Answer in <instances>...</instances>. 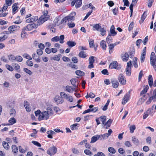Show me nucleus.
<instances>
[{
  "label": "nucleus",
  "mask_w": 156,
  "mask_h": 156,
  "mask_svg": "<svg viewBox=\"0 0 156 156\" xmlns=\"http://www.w3.org/2000/svg\"><path fill=\"white\" fill-rule=\"evenodd\" d=\"M100 118L101 119L103 124L105 125L106 121V117L105 116H101Z\"/></svg>",
  "instance_id": "53"
},
{
  "label": "nucleus",
  "mask_w": 156,
  "mask_h": 156,
  "mask_svg": "<svg viewBox=\"0 0 156 156\" xmlns=\"http://www.w3.org/2000/svg\"><path fill=\"white\" fill-rule=\"evenodd\" d=\"M112 87L114 88H116L119 86V83L118 81L116 80H112Z\"/></svg>",
  "instance_id": "16"
},
{
  "label": "nucleus",
  "mask_w": 156,
  "mask_h": 156,
  "mask_svg": "<svg viewBox=\"0 0 156 156\" xmlns=\"http://www.w3.org/2000/svg\"><path fill=\"white\" fill-rule=\"evenodd\" d=\"M101 47L104 50H106V45L105 41L104 40H102L100 43Z\"/></svg>",
  "instance_id": "21"
},
{
  "label": "nucleus",
  "mask_w": 156,
  "mask_h": 156,
  "mask_svg": "<svg viewBox=\"0 0 156 156\" xmlns=\"http://www.w3.org/2000/svg\"><path fill=\"white\" fill-rule=\"evenodd\" d=\"M127 65L126 68V73L127 75L130 76L131 74V66H132L131 61H129L127 63Z\"/></svg>",
  "instance_id": "6"
},
{
  "label": "nucleus",
  "mask_w": 156,
  "mask_h": 156,
  "mask_svg": "<svg viewBox=\"0 0 156 156\" xmlns=\"http://www.w3.org/2000/svg\"><path fill=\"white\" fill-rule=\"evenodd\" d=\"M137 59V58L136 57L134 58L133 59V64L134 67L136 68L138 67Z\"/></svg>",
  "instance_id": "40"
},
{
  "label": "nucleus",
  "mask_w": 156,
  "mask_h": 156,
  "mask_svg": "<svg viewBox=\"0 0 156 156\" xmlns=\"http://www.w3.org/2000/svg\"><path fill=\"white\" fill-rule=\"evenodd\" d=\"M79 56L81 58H84L87 57V55L84 51H80L79 55Z\"/></svg>",
  "instance_id": "34"
},
{
  "label": "nucleus",
  "mask_w": 156,
  "mask_h": 156,
  "mask_svg": "<svg viewBox=\"0 0 156 156\" xmlns=\"http://www.w3.org/2000/svg\"><path fill=\"white\" fill-rule=\"evenodd\" d=\"M77 80L76 78H73L70 80L71 84L75 89L77 87L78 83L77 82Z\"/></svg>",
  "instance_id": "11"
},
{
  "label": "nucleus",
  "mask_w": 156,
  "mask_h": 156,
  "mask_svg": "<svg viewBox=\"0 0 156 156\" xmlns=\"http://www.w3.org/2000/svg\"><path fill=\"white\" fill-rule=\"evenodd\" d=\"M14 101L12 100L8 101L6 103L7 106H9V107L13 106L14 104Z\"/></svg>",
  "instance_id": "28"
},
{
  "label": "nucleus",
  "mask_w": 156,
  "mask_h": 156,
  "mask_svg": "<svg viewBox=\"0 0 156 156\" xmlns=\"http://www.w3.org/2000/svg\"><path fill=\"white\" fill-rule=\"evenodd\" d=\"M17 62H21L23 60V58L20 55H18L16 56V59Z\"/></svg>",
  "instance_id": "50"
},
{
  "label": "nucleus",
  "mask_w": 156,
  "mask_h": 156,
  "mask_svg": "<svg viewBox=\"0 0 156 156\" xmlns=\"http://www.w3.org/2000/svg\"><path fill=\"white\" fill-rule=\"evenodd\" d=\"M31 143H32L34 144V145L37 146V147H41V144L37 141L33 140L32 141Z\"/></svg>",
  "instance_id": "59"
},
{
  "label": "nucleus",
  "mask_w": 156,
  "mask_h": 156,
  "mask_svg": "<svg viewBox=\"0 0 156 156\" xmlns=\"http://www.w3.org/2000/svg\"><path fill=\"white\" fill-rule=\"evenodd\" d=\"M1 61L6 63H8L9 62L7 58L4 56H2L1 57Z\"/></svg>",
  "instance_id": "55"
},
{
  "label": "nucleus",
  "mask_w": 156,
  "mask_h": 156,
  "mask_svg": "<svg viewBox=\"0 0 156 156\" xmlns=\"http://www.w3.org/2000/svg\"><path fill=\"white\" fill-rule=\"evenodd\" d=\"M17 4L16 3H14L12 6V13H15L16 11L18 9V7L17 6Z\"/></svg>",
  "instance_id": "35"
},
{
  "label": "nucleus",
  "mask_w": 156,
  "mask_h": 156,
  "mask_svg": "<svg viewBox=\"0 0 156 156\" xmlns=\"http://www.w3.org/2000/svg\"><path fill=\"white\" fill-rule=\"evenodd\" d=\"M152 98L154 99V101L156 100V89H155L153 91V96L151 97V99Z\"/></svg>",
  "instance_id": "48"
},
{
  "label": "nucleus",
  "mask_w": 156,
  "mask_h": 156,
  "mask_svg": "<svg viewBox=\"0 0 156 156\" xmlns=\"http://www.w3.org/2000/svg\"><path fill=\"white\" fill-rule=\"evenodd\" d=\"M117 64L118 63L116 61H114L110 64L109 66V68L111 69H116L118 66Z\"/></svg>",
  "instance_id": "15"
},
{
  "label": "nucleus",
  "mask_w": 156,
  "mask_h": 156,
  "mask_svg": "<svg viewBox=\"0 0 156 156\" xmlns=\"http://www.w3.org/2000/svg\"><path fill=\"white\" fill-rule=\"evenodd\" d=\"M147 16V14L146 13V12H145L142 15L141 18V23H142L143 21H144V19L146 18Z\"/></svg>",
  "instance_id": "52"
},
{
  "label": "nucleus",
  "mask_w": 156,
  "mask_h": 156,
  "mask_svg": "<svg viewBox=\"0 0 156 156\" xmlns=\"http://www.w3.org/2000/svg\"><path fill=\"white\" fill-rule=\"evenodd\" d=\"M66 44L69 47L72 48L75 46L76 43L74 41H69L67 42Z\"/></svg>",
  "instance_id": "26"
},
{
  "label": "nucleus",
  "mask_w": 156,
  "mask_h": 156,
  "mask_svg": "<svg viewBox=\"0 0 156 156\" xmlns=\"http://www.w3.org/2000/svg\"><path fill=\"white\" fill-rule=\"evenodd\" d=\"M135 129L136 126L135 125L131 126L129 127V130L130 133H133Z\"/></svg>",
  "instance_id": "46"
},
{
  "label": "nucleus",
  "mask_w": 156,
  "mask_h": 156,
  "mask_svg": "<svg viewBox=\"0 0 156 156\" xmlns=\"http://www.w3.org/2000/svg\"><path fill=\"white\" fill-rule=\"evenodd\" d=\"M89 63H93L94 62V57L93 56H90L89 59Z\"/></svg>",
  "instance_id": "56"
},
{
  "label": "nucleus",
  "mask_w": 156,
  "mask_h": 156,
  "mask_svg": "<svg viewBox=\"0 0 156 156\" xmlns=\"http://www.w3.org/2000/svg\"><path fill=\"white\" fill-rule=\"evenodd\" d=\"M130 90H129L126 94L122 100V104H125L129 101L130 96Z\"/></svg>",
  "instance_id": "8"
},
{
  "label": "nucleus",
  "mask_w": 156,
  "mask_h": 156,
  "mask_svg": "<svg viewBox=\"0 0 156 156\" xmlns=\"http://www.w3.org/2000/svg\"><path fill=\"white\" fill-rule=\"evenodd\" d=\"M98 108H92L91 109H88L87 110H85L83 112V114H85L89 112H90L91 111L93 112H96L98 110Z\"/></svg>",
  "instance_id": "27"
},
{
  "label": "nucleus",
  "mask_w": 156,
  "mask_h": 156,
  "mask_svg": "<svg viewBox=\"0 0 156 156\" xmlns=\"http://www.w3.org/2000/svg\"><path fill=\"white\" fill-rule=\"evenodd\" d=\"M12 149L13 152L14 153H16L18 152V148L16 145H13L12 146Z\"/></svg>",
  "instance_id": "38"
},
{
  "label": "nucleus",
  "mask_w": 156,
  "mask_h": 156,
  "mask_svg": "<svg viewBox=\"0 0 156 156\" xmlns=\"http://www.w3.org/2000/svg\"><path fill=\"white\" fill-rule=\"evenodd\" d=\"M132 141L134 144L139 143V140L135 136H133L132 137Z\"/></svg>",
  "instance_id": "49"
},
{
  "label": "nucleus",
  "mask_w": 156,
  "mask_h": 156,
  "mask_svg": "<svg viewBox=\"0 0 156 156\" xmlns=\"http://www.w3.org/2000/svg\"><path fill=\"white\" fill-rule=\"evenodd\" d=\"M106 42L108 44L112 42V38L110 33H109L108 36L106 38Z\"/></svg>",
  "instance_id": "19"
},
{
  "label": "nucleus",
  "mask_w": 156,
  "mask_h": 156,
  "mask_svg": "<svg viewBox=\"0 0 156 156\" xmlns=\"http://www.w3.org/2000/svg\"><path fill=\"white\" fill-rule=\"evenodd\" d=\"M89 44L90 48H92L94 46V42L93 40L89 41Z\"/></svg>",
  "instance_id": "58"
},
{
  "label": "nucleus",
  "mask_w": 156,
  "mask_h": 156,
  "mask_svg": "<svg viewBox=\"0 0 156 156\" xmlns=\"http://www.w3.org/2000/svg\"><path fill=\"white\" fill-rule=\"evenodd\" d=\"M76 74L80 76H81L84 75V73L80 70H76L75 72Z\"/></svg>",
  "instance_id": "44"
},
{
  "label": "nucleus",
  "mask_w": 156,
  "mask_h": 156,
  "mask_svg": "<svg viewBox=\"0 0 156 156\" xmlns=\"http://www.w3.org/2000/svg\"><path fill=\"white\" fill-rule=\"evenodd\" d=\"M48 18V17L46 16H42L39 18L38 21H39L41 23H43L46 21L47 20Z\"/></svg>",
  "instance_id": "17"
},
{
  "label": "nucleus",
  "mask_w": 156,
  "mask_h": 156,
  "mask_svg": "<svg viewBox=\"0 0 156 156\" xmlns=\"http://www.w3.org/2000/svg\"><path fill=\"white\" fill-rule=\"evenodd\" d=\"M5 66L6 68L9 70L12 71L13 70V68L10 65H6Z\"/></svg>",
  "instance_id": "61"
},
{
  "label": "nucleus",
  "mask_w": 156,
  "mask_h": 156,
  "mask_svg": "<svg viewBox=\"0 0 156 156\" xmlns=\"http://www.w3.org/2000/svg\"><path fill=\"white\" fill-rule=\"evenodd\" d=\"M118 80L119 82L121 84L124 85L126 84V80L125 76L122 74H120L119 75Z\"/></svg>",
  "instance_id": "10"
},
{
  "label": "nucleus",
  "mask_w": 156,
  "mask_h": 156,
  "mask_svg": "<svg viewBox=\"0 0 156 156\" xmlns=\"http://www.w3.org/2000/svg\"><path fill=\"white\" fill-rule=\"evenodd\" d=\"M92 12V11L91 10L86 15V16L84 17V19H83V20H85L91 14V13Z\"/></svg>",
  "instance_id": "60"
},
{
  "label": "nucleus",
  "mask_w": 156,
  "mask_h": 156,
  "mask_svg": "<svg viewBox=\"0 0 156 156\" xmlns=\"http://www.w3.org/2000/svg\"><path fill=\"white\" fill-rule=\"evenodd\" d=\"M84 152L86 154L88 155H89L91 156L92 154V153L91 152L88 150H85L84 151Z\"/></svg>",
  "instance_id": "57"
},
{
  "label": "nucleus",
  "mask_w": 156,
  "mask_h": 156,
  "mask_svg": "<svg viewBox=\"0 0 156 156\" xmlns=\"http://www.w3.org/2000/svg\"><path fill=\"white\" fill-rule=\"evenodd\" d=\"M16 120L13 117L11 118L9 120V122L10 123L9 124H8V125H12L13 124L16 123Z\"/></svg>",
  "instance_id": "29"
},
{
  "label": "nucleus",
  "mask_w": 156,
  "mask_h": 156,
  "mask_svg": "<svg viewBox=\"0 0 156 156\" xmlns=\"http://www.w3.org/2000/svg\"><path fill=\"white\" fill-rule=\"evenodd\" d=\"M66 90L69 93H72L73 90H74L75 88L73 87V88H72L69 86H66Z\"/></svg>",
  "instance_id": "22"
},
{
  "label": "nucleus",
  "mask_w": 156,
  "mask_h": 156,
  "mask_svg": "<svg viewBox=\"0 0 156 156\" xmlns=\"http://www.w3.org/2000/svg\"><path fill=\"white\" fill-rule=\"evenodd\" d=\"M69 66L71 67L72 69H78L77 66L75 65L74 64H73L72 62H70V63L69 64Z\"/></svg>",
  "instance_id": "47"
},
{
  "label": "nucleus",
  "mask_w": 156,
  "mask_h": 156,
  "mask_svg": "<svg viewBox=\"0 0 156 156\" xmlns=\"http://www.w3.org/2000/svg\"><path fill=\"white\" fill-rule=\"evenodd\" d=\"M9 59L12 62H13L16 59V56L12 55H8Z\"/></svg>",
  "instance_id": "42"
},
{
  "label": "nucleus",
  "mask_w": 156,
  "mask_h": 156,
  "mask_svg": "<svg viewBox=\"0 0 156 156\" xmlns=\"http://www.w3.org/2000/svg\"><path fill=\"white\" fill-rule=\"evenodd\" d=\"M154 109L156 110V108H149L147 111V112L152 115L155 112Z\"/></svg>",
  "instance_id": "32"
},
{
  "label": "nucleus",
  "mask_w": 156,
  "mask_h": 156,
  "mask_svg": "<svg viewBox=\"0 0 156 156\" xmlns=\"http://www.w3.org/2000/svg\"><path fill=\"white\" fill-rule=\"evenodd\" d=\"M148 84L150 87H151L153 83V79L152 76L151 75H149L148 77Z\"/></svg>",
  "instance_id": "23"
},
{
  "label": "nucleus",
  "mask_w": 156,
  "mask_h": 156,
  "mask_svg": "<svg viewBox=\"0 0 156 156\" xmlns=\"http://www.w3.org/2000/svg\"><path fill=\"white\" fill-rule=\"evenodd\" d=\"M76 15V12H72L69 16L65 17L62 20L61 22V23H63L64 22H65V23H66L67 21L68 22H72L73 21L75 20V18L74 16Z\"/></svg>",
  "instance_id": "2"
},
{
  "label": "nucleus",
  "mask_w": 156,
  "mask_h": 156,
  "mask_svg": "<svg viewBox=\"0 0 156 156\" xmlns=\"http://www.w3.org/2000/svg\"><path fill=\"white\" fill-rule=\"evenodd\" d=\"M60 95L63 98L66 99L68 101L71 102L73 101V99L72 97L69 95H67L64 92H61L60 93Z\"/></svg>",
  "instance_id": "4"
},
{
  "label": "nucleus",
  "mask_w": 156,
  "mask_h": 156,
  "mask_svg": "<svg viewBox=\"0 0 156 156\" xmlns=\"http://www.w3.org/2000/svg\"><path fill=\"white\" fill-rule=\"evenodd\" d=\"M64 35H60L59 37L58 36H55L51 39V41L53 42H56L59 41V42L61 44H63L64 42Z\"/></svg>",
  "instance_id": "3"
},
{
  "label": "nucleus",
  "mask_w": 156,
  "mask_h": 156,
  "mask_svg": "<svg viewBox=\"0 0 156 156\" xmlns=\"http://www.w3.org/2000/svg\"><path fill=\"white\" fill-rule=\"evenodd\" d=\"M113 120L111 119H109L106 122H105V125L106 126V128L108 129L109 127L110 126Z\"/></svg>",
  "instance_id": "24"
},
{
  "label": "nucleus",
  "mask_w": 156,
  "mask_h": 156,
  "mask_svg": "<svg viewBox=\"0 0 156 156\" xmlns=\"http://www.w3.org/2000/svg\"><path fill=\"white\" fill-rule=\"evenodd\" d=\"M54 114V111L51 108H47V111H44L42 112L40 115H39L38 119L39 120H47L49 118L50 115Z\"/></svg>",
  "instance_id": "1"
},
{
  "label": "nucleus",
  "mask_w": 156,
  "mask_h": 156,
  "mask_svg": "<svg viewBox=\"0 0 156 156\" xmlns=\"http://www.w3.org/2000/svg\"><path fill=\"white\" fill-rule=\"evenodd\" d=\"M99 139H100V136L99 135H96L91 138L90 143H94Z\"/></svg>",
  "instance_id": "14"
},
{
  "label": "nucleus",
  "mask_w": 156,
  "mask_h": 156,
  "mask_svg": "<svg viewBox=\"0 0 156 156\" xmlns=\"http://www.w3.org/2000/svg\"><path fill=\"white\" fill-rule=\"evenodd\" d=\"M100 24H96L93 27L95 28L97 31H99L101 27Z\"/></svg>",
  "instance_id": "39"
},
{
  "label": "nucleus",
  "mask_w": 156,
  "mask_h": 156,
  "mask_svg": "<svg viewBox=\"0 0 156 156\" xmlns=\"http://www.w3.org/2000/svg\"><path fill=\"white\" fill-rule=\"evenodd\" d=\"M37 25L34 23L29 24L24 27L22 30H23L30 31L32 30L33 28H37Z\"/></svg>",
  "instance_id": "7"
},
{
  "label": "nucleus",
  "mask_w": 156,
  "mask_h": 156,
  "mask_svg": "<svg viewBox=\"0 0 156 156\" xmlns=\"http://www.w3.org/2000/svg\"><path fill=\"white\" fill-rule=\"evenodd\" d=\"M23 56L28 60H31L32 59V58L27 54H25L23 55Z\"/></svg>",
  "instance_id": "63"
},
{
  "label": "nucleus",
  "mask_w": 156,
  "mask_h": 156,
  "mask_svg": "<svg viewBox=\"0 0 156 156\" xmlns=\"http://www.w3.org/2000/svg\"><path fill=\"white\" fill-rule=\"evenodd\" d=\"M2 145L4 148L8 150L9 148V146L8 143L5 141L2 142Z\"/></svg>",
  "instance_id": "37"
},
{
  "label": "nucleus",
  "mask_w": 156,
  "mask_h": 156,
  "mask_svg": "<svg viewBox=\"0 0 156 156\" xmlns=\"http://www.w3.org/2000/svg\"><path fill=\"white\" fill-rule=\"evenodd\" d=\"M108 135V133H106L103 135H99L100 136V140H101L107 138L109 136Z\"/></svg>",
  "instance_id": "36"
},
{
  "label": "nucleus",
  "mask_w": 156,
  "mask_h": 156,
  "mask_svg": "<svg viewBox=\"0 0 156 156\" xmlns=\"http://www.w3.org/2000/svg\"><path fill=\"white\" fill-rule=\"evenodd\" d=\"M108 46L109 47L108 49L109 50V51L110 54H111L112 52L113 51L114 49V46H113V44H109L108 45Z\"/></svg>",
  "instance_id": "43"
},
{
  "label": "nucleus",
  "mask_w": 156,
  "mask_h": 156,
  "mask_svg": "<svg viewBox=\"0 0 156 156\" xmlns=\"http://www.w3.org/2000/svg\"><path fill=\"white\" fill-rule=\"evenodd\" d=\"M57 148L55 147H52L49 148L47 151V153L50 156L55 154L57 152Z\"/></svg>",
  "instance_id": "5"
},
{
  "label": "nucleus",
  "mask_w": 156,
  "mask_h": 156,
  "mask_svg": "<svg viewBox=\"0 0 156 156\" xmlns=\"http://www.w3.org/2000/svg\"><path fill=\"white\" fill-rule=\"evenodd\" d=\"M75 1L76 8L77 9L80 7L82 4V0H75Z\"/></svg>",
  "instance_id": "18"
},
{
  "label": "nucleus",
  "mask_w": 156,
  "mask_h": 156,
  "mask_svg": "<svg viewBox=\"0 0 156 156\" xmlns=\"http://www.w3.org/2000/svg\"><path fill=\"white\" fill-rule=\"evenodd\" d=\"M72 61L74 63H76L78 62V60L76 57H73L72 58Z\"/></svg>",
  "instance_id": "64"
},
{
  "label": "nucleus",
  "mask_w": 156,
  "mask_h": 156,
  "mask_svg": "<svg viewBox=\"0 0 156 156\" xmlns=\"http://www.w3.org/2000/svg\"><path fill=\"white\" fill-rule=\"evenodd\" d=\"M134 24V23L133 22H132L130 23L128 27V30L129 31H130L133 29Z\"/></svg>",
  "instance_id": "51"
},
{
  "label": "nucleus",
  "mask_w": 156,
  "mask_h": 156,
  "mask_svg": "<svg viewBox=\"0 0 156 156\" xmlns=\"http://www.w3.org/2000/svg\"><path fill=\"white\" fill-rule=\"evenodd\" d=\"M61 56V54H58L57 55H55L54 57H51V59H53L55 60L59 61L60 60V57Z\"/></svg>",
  "instance_id": "31"
},
{
  "label": "nucleus",
  "mask_w": 156,
  "mask_h": 156,
  "mask_svg": "<svg viewBox=\"0 0 156 156\" xmlns=\"http://www.w3.org/2000/svg\"><path fill=\"white\" fill-rule=\"evenodd\" d=\"M63 97L58 95H57L55 96L54 98V100L56 104L58 105L59 104H61L64 102V100Z\"/></svg>",
  "instance_id": "9"
},
{
  "label": "nucleus",
  "mask_w": 156,
  "mask_h": 156,
  "mask_svg": "<svg viewBox=\"0 0 156 156\" xmlns=\"http://www.w3.org/2000/svg\"><path fill=\"white\" fill-rule=\"evenodd\" d=\"M99 31L101 32V34L102 36L105 35L106 33V30L104 27H101Z\"/></svg>",
  "instance_id": "41"
},
{
  "label": "nucleus",
  "mask_w": 156,
  "mask_h": 156,
  "mask_svg": "<svg viewBox=\"0 0 156 156\" xmlns=\"http://www.w3.org/2000/svg\"><path fill=\"white\" fill-rule=\"evenodd\" d=\"M108 151L109 152L112 154H115L116 152V150L113 147H109L108 148Z\"/></svg>",
  "instance_id": "45"
},
{
  "label": "nucleus",
  "mask_w": 156,
  "mask_h": 156,
  "mask_svg": "<svg viewBox=\"0 0 156 156\" xmlns=\"http://www.w3.org/2000/svg\"><path fill=\"white\" fill-rule=\"evenodd\" d=\"M23 70L26 73H28L29 75H31L32 74V72L30 70L26 68H24Z\"/></svg>",
  "instance_id": "54"
},
{
  "label": "nucleus",
  "mask_w": 156,
  "mask_h": 156,
  "mask_svg": "<svg viewBox=\"0 0 156 156\" xmlns=\"http://www.w3.org/2000/svg\"><path fill=\"white\" fill-rule=\"evenodd\" d=\"M78 125V124L75 123V124H73L71 126V129L72 130L76 129H77L76 126Z\"/></svg>",
  "instance_id": "62"
},
{
  "label": "nucleus",
  "mask_w": 156,
  "mask_h": 156,
  "mask_svg": "<svg viewBox=\"0 0 156 156\" xmlns=\"http://www.w3.org/2000/svg\"><path fill=\"white\" fill-rule=\"evenodd\" d=\"M110 34L112 36H114L117 33L115 30V27L113 25H112L110 29Z\"/></svg>",
  "instance_id": "13"
},
{
  "label": "nucleus",
  "mask_w": 156,
  "mask_h": 156,
  "mask_svg": "<svg viewBox=\"0 0 156 156\" xmlns=\"http://www.w3.org/2000/svg\"><path fill=\"white\" fill-rule=\"evenodd\" d=\"M33 58L37 62H40V60L39 59V56L36 55L35 53H34L32 55Z\"/></svg>",
  "instance_id": "25"
},
{
  "label": "nucleus",
  "mask_w": 156,
  "mask_h": 156,
  "mask_svg": "<svg viewBox=\"0 0 156 156\" xmlns=\"http://www.w3.org/2000/svg\"><path fill=\"white\" fill-rule=\"evenodd\" d=\"M47 133L48 134V137L50 139H52L53 137L52 135L53 134H55V133L52 130L48 131L47 132Z\"/></svg>",
  "instance_id": "20"
},
{
  "label": "nucleus",
  "mask_w": 156,
  "mask_h": 156,
  "mask_svg": "<svg viewBox=\"0 0 156 156\" xmlns=\"http://www.w3.org/2000/svg\"><path fill=\"white\" fill-rule=\"evenodd\" d=\"M9 114L12 117L15 116L16 114V111L15 110L12 108L9 111Z\"/></svg>",
  "instance_id": "30"
},
{
  "label": "nucleus",
  "mask_w": 156,
  "mask_h": 156,
  "mask_svg": "<svg viewBox=\"0 0 156 156\" xmlns=\"http://www.w3.org/2000/svg\"><path fill=\"white\" fill-rule=\"evenodd\" d=\"M51 109H53L54 112H55L58 114L62 112V110L60 108H51Z\"/></svg>",
  "instance_id": "33"
},
{
  "label": "nucleus",
  "mask_w": 156,
  "mask_h": 156,
  "mask_svg": "<svg viewBox=\"0 0 156 156\" xmlns=\"http://www.w3.org/2000/svg\"><path fill=\"white\" fill-rule=\"evenodd\" d=\"M122 58L123 61L126 62L129 59V55L126 52L124 54H122Z\"/></svg>",
  "instance_id": "12"
}]
</instances>
